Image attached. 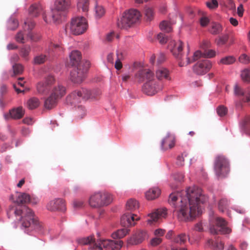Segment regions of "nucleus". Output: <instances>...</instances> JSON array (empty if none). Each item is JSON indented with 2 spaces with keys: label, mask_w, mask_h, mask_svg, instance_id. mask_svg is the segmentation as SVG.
Segmentation results:
<instances>
[{
  "label": "nucleus",
  "mask_w": 250,
  "mask_h": 250,
  "mask_svg": "<svg viewBox=\"0 0 250 250\" xmlns=\"http://www.w3.org/2000/svg\"><path fill=\"white\" fill-rule=\"evenodd\" d=\"M208 198L202 190L196 186L188 188L180 192L170 194L169 202L176 206L177 215L181 221H187L195 218L200 213V205L206 202Z\"/></svg>",
  "instance_id": "f257e3e1"
},
{
  "label": "nucleus",
  "mask_w": 250,
  "mask_h": 250,
  "mask_svg": "<svg viewBox=\"0 0 250 250\" xmlns=\"http://www.w3.org/2000/svg\"><path fill=\"white\" fill-rule=\"evenodd\" d=\"M9 218L11 215L21 216V226L24 228H30L41 230L42 225L39 222L38 218L36 217L32 210L26 206L14 207L10 206L7 212Z\"/></svg>",
  "instance_id": "f03ea898"
},
{
  "label": "nucleus",
  "mask_w": 250,
  "mask_h": 250,
  "mask_svg": "<svg viewBox=\"0 0 250 250\" xmlns=\"http://www.w3.org/2000/svg\"><path fill=\"white\" fill-rule=\"evenodd\" d=\"M140 12L136 9H130L124 13L117 22L118 27L121 29H128L138 23L141 18Z\"/></svg>",
  "instance_id": "7ed1b4c3"
},
{
  "label": "nucleus",
  "mask_w": 250,
  "mask_h": 250,
  "mask_svg": "<svg viewBox=\"0 0 250 250\" xmlns=\"http://www.w3.org/2000/svg\"><path fill=\"white\" fill-rule=\"evenodd\" d=\"M24 31L19 32L15 37L16 41L19 43H23L30 39L33 41H37L39 37H35L31 30L35 26L34 21L30 19H27L24 21Z\"/></svg>",
  "instance_id": "20e7f679"
},
{
  "label": "nucleus",
  "mask_w": 250,
  "mask_h": 250,
  "mask_svg": "<svg viewBox=\"0 0 250 250\" xmlns=\"http://www.w3.org/2000/svg\"><path fill=\"white\" fill-rule=\"evenodd\" d=\"M214 169L218 178L226 177L230 171V165L228 158L223 155H217L214 161Z\"/></svg>",
  "instance_id": "39448f33"
},
{
  "label": "nucleus",
  "mask_w": 250,
  "mask_h": 250,
  "mask_svg": "<svg viewBox=\"0 0 250 250\" xmlns=\"http://www.w3.org/2000/svg\"><path fill=\"white\" fill-rule=\"evenodd\" d=\"M123 242L121 240L111 239H99L94 242L89 248V250H119L122 247Z\"/></svg>",
  "instance_id": "423d86ee"
},
{
  "label": "nucleus",
  "mask_w": 250,
  "mask_h": 250,
  "mask_svg": "<svg viewBox=\"0 0 250 250\" xmlns=\"http://www.w3.org/2000/svg\"><path fill=\"white\" fill-rule=\"evenodd\" d=\"M88 24L86 20L83 17H78L72 19L70 24L66 27V32H69L76 35L83 33L87 29Z\"/></svg>",
  "instance_id": "0eeeda50"
},
{
  "label": "nucleus",
  "mask_w": 250,
  "mask_h": 250,
  "mask_svg": "<svg viewBox=\"0 0 250 250\" xmlns=\"http://www.w3.org/2000/svg\"><path fill=\"white\" fill-rule=\"evenodd\" d=\"M112 201V196L106 192H98L92 194L89 200L90 206L94 208L109 205Z\"/></svg>",
  "instance_id": "6e6552de"
},
{
  "label": "nucleus",
  "mask_w": 250,
  "mask_h": 250,
  "mask_svg": "<svg viewBox=\"0 0 250 250\" xmlns=\"http://www.w3.org/2000/svg\"><path fill=\"white\" fill-rule=\"evenodd\" d=\"M183 42L180 41L176 42L171 41L168 44V48L178 62L179 65L181 67L185 66L189 64V60L188 55L186 57V60L182 59Z\"/></svg>",
  "instance_id": "1a4fd4ad"
},
{
  "label": "nucleus",
  "mask_w": 250,
  "mask_h": 250,
  "mask_svg": "<svg viewBox=\"0 0 250 250\" xmlns=\"http://www.w3.org/2000/svg\"><path fill=\"white\" fill-rule=\"evenodd\" d=\"M71 5L70 0H56L52 10V18L54 22L59 21L62 15L67 12Z\"/></svg>",
  "instance_id": "9d476101"
},
{
  "label": "nucleus",
  "mask_w": 250,
  "mask_h": 250,
  "mask_svg": "<svg viewBox=\"0 0 250 250\" xmlns=\"http://www.w3.org/2000/svg\"><path fill=\"white\" fill-rule=\"evenodd\" d=\"M95 96L92 92L86 88H81L73 91L67 97V101L72 104L80 102L82 100H87Z\"/></svg>",
  "instance_id": "9b49d317"
},
{
  "label": "nucleus",
  "mask_w": 250,
  "mask_h": 250,
  "mask_svg": "<svg viewBox=\"0 0 250 250\" xmlns=\"http://www.w3.org/2000/svg\"><path fill=\"white\" fill-rule=\"evenodd\" d=\"M210 231L213 234H228L231 232V229L227 226V222L223 218L217 217L210 224Z\"/></svg>",
  "instance_id": "f8f14e48"
},
{
  "label": "nucleus",
  "mask_w": 250,
  "mask_h": 250,
  "mask_svg": "<svg viewBox=\"0 0 250 250\" xmlns=\"http://www.w3.org/2000/svg\"><path fill=\"white\" fill-rule=\"evenodd\" d=\"M62 50V47L58 44L51 43L47 50L45 51L46 54H40L36 56L34 59V63L36 64H41L45 62L49 56L52 55V52L58 54Z\"/></svg>",
  "instance_id": "ddd939ff"
},
{
  "label": "nucleus",
  "mask_w": 250,
  "mask_h": 250,
  "mask_svg": "<svg viewBox=\"0 0 250 250\" xmlns=\"http://www.w3.org/2000/svg\"><path fill=\"white\" fill-rule=\"evenodd\" d=\"M86 64L87 66H85L84 67H81V65H80V67L75 68L71 71L70 78L72 82L77 83L82 82L88 70L89 62L86 61Z\"/></svg>",
  "instance_id": "4468645a"
},
{
  "label": "nucleus",
  "mask_w": 250,
  "mask_h": 250,
  "mask_svg": "<svg viewBox=\"0 0 250 250\" xmlns=\"http://www.w3.org/2000/svg\"><path fill=\"white\" fill-rule=\"evenodd\" d=\"M212 62L208 60H203L198 62L193 67L194 72L200 75L206 74L212 67Z\"/></svg>",
  "instance_id": "2eb2a0df"
},
{
  "label": "nucleus",
  "mask_w": 250,
  "mask_h": 250,
  "mask_svg": "<svg viewBox=\"0 0 250 250\" xmlns=\"http://www.w3.org/2000/svg\"><path fill=\"white\" fill-rule=\"evenodd\" d=\"M29 13L33 17H37L40 14H42V18L46 23L51 22L50 18H47L44 11L43 6L39 3L32 4L29 8Z\"/></svg>",
  "instance_id": "dca6fc26"
},
{
  "label": "nucleus",
  "mask_w": 250,
  "mask_h": 250,
  "mask_svg": "<svg viewBox=\"0 0 250 250\" xmlns=\"http://www.w3.org/2000/svg\"><path fill=\"white\" fill-rule=\"evenodd\" d=\"M55 82V79L53 76L49 75L43 81L38 83L37 89L38 92L42 94H47L50 89V86Z\"/></svg>",
  "instance_id": "f3484780"
},
{
  "label": "nucleus",
  "mask_w": 250,
  "mask_h": 250,
  "mask_svg": "<svg viewBox=\"0 0 250 250\" xmlns=\"http://www.w3.org/2000/svg\"><path fill=\"white\" fill-rule=\"evenodd\" d=\"M135 77L139 82L145 81L147 83L155 80L153 73L147 68L140 69L136 73Z\"/></svg>",
  "instance_id": "a211bd4d"
},
{
  "label": "nucleus",
  "mask_w": 250,
  "mask_h": 250,
  "mask_svg": "<svg viewBox=\"0 0 250 250\" xmlns=\"http://www.w3.org/2000/svg\"><path fill=\"white\" fill-rule=\"evenodd\" d=\"M48 210L54 211L56 210L64 211L66 209L65 204L63 199H55L50 201L46 205Z\"/></svg>",
  "instance_id": "6ab92c4d"
},
{
  "label": "nucleus",
  "mask_w": 250,
  "mask_h": 250,
  "mask_svg": "<svg viewBox=\"0 0 250 250\" xmlns=\"http://www.w3.org/2000/svg\"><path fill=\"white\" fill-rule=\"evenodd\" d=\"M140 219L136 214L125 213L121 218V224L123 226L128 227L135 225V221Z\"/></svg>",
  "instance_id": "aec40b11"
},
{
  "label": "nucleus",
  "mask_w": 250,
  "mask_h": 250,
  "mask_svg": "<svg viewBox=\"0 0 250 250\" xmlns=\"http://www.w3.org/2000/svg\"><path fill=\"white\" fill-rule=\"evenodd\" d=\"M81 59L82 56L80 51L74 50L71 52L70 55V63L72 66L76 67H80V65H81V67H84L85 66H87L86 62L83 63L81 62Z\"/></svg>",
  "instance_id": "412c9836"
},
{
  "label": "nucleus",
  "mask_w": 250,
  "mask_h": 250,
  "mask_svg": "<svg viewBox=\"0 0 250 250\" xmlns=\"http://www.w3.org/2000/svg\"><path fill=\"white\" fill-rule=\"evenodd\" d=\"M175 144V136L170 133H167L162 140L161 148L164 150H167L173 147Z\"/></svg>",
  "instance_id": "4be33fe9"
},
{
  "label": "nucleus",
  "mask_w": 250,
  "mask_h": 250,
  "mask_svg": "<svg viewBox=\"0 0 250 250\" xmlns=\"http://www.w3.org/2000/svg\"><path fill=\"white\" fill-rule=\"evenodd\" d=\"M167 214V210L165 208L157 209L148 214V216L149 218L147 221L148 223L156 222L159 219L166 217Z\"/></svg>",
  "instance_id": "5701e85b"
},
{
  "label": "nucleus",
  "mask_w": 250,
  "mask_h": 250,
  "mask_svg": "<svg viewBox=\"0 0 250 250\" xmlns=\"http://www.w3.org/2000/svg\"><path fill=\"white\" fill-rule=\"evenodd\" d=\"M159 90V88L158 87L155 80L150 81V82L146 83L143 87L144 92L148 95H153Z\"/></svg>",
  "instance_id": "b1692460"
},
{
  "label": "nucleus",
  "mask_w": 250,
  "mask_h": 250,
  "mask_svg": "<svg viewBox=\"0 0 250 250\" xmlns=\"http://www.w3.org/2000/svg\"><path fill=\"white\" fill-rule=\"evenodd\" d=\"M24 113V111L22 107H19L10 110L9 113L4 115V118L6 120H9L10 118L19 119L23 117Z\"/></svg>",
  "instance_id": "393cba45"
},
{
  "label": "nucleus",
  "mask_w": 250,
  "mask_h": 250,
  "mask_svg": "<svg viewBox=\"0 0 250 250\" xmlns=\"http://www.w3.org/2000/svg\"><path fill=\"white\" fill-rule=\"evenodd\" d=\"M66 94V88L61 83H58L52 88L51 94L61 99Z\"/></svg>",
  "instance_id": "a878e982"
},
{
  "label": "nucleus",
  "mask_w": 250,
  "mask_h": 250,
  "mask_svg": "<svg viewBox=\"0 0 250 250\" xmlns=\"http://www.w3.org/2000/svg\"><path fill=\"white\" fill-rule=\"evenodd\" d=\"M146 232L144 230L137 231L130 239V243L132 245H137L141 243L146 237Z\"/></svg>",
  "instance_id": "bb28decb"
},
{
  "label": "nucleus",
  "mask_w": 250,
  "mask_h": 250,
  "mask_svg": "<svg viewBox=\"0 0 250 250\" xmlns=\"http://www.w3.org/2000/svg\"><path fill=\"white\" fill-rule=\"evenodd\" d=\"M30 198L29 195L25 193H18L16 200L14 199L13 195L11 197V199L18 205L28 203L30 201Z\"/></svg>",
  "instance_id": "cd10ccee"
},
{
  "label": "nucleus",
  "mask_w": 250,
  "mask_h": 250,
  "mask_svg": "<svg viewBox=\"0 0 250 250\" xmlns=\"http://www.w3.org/2000/svg\"><path fill=\"white\" fill-rule=\"evenodd\" d=\"M156 76L159 80H169L170 77L169 71L166 68H159L156 71Z\"/></svg>",
  "instance_id": "c85d7f7f"
},
{
  "label": "nucleus",
  "mask_w": 250,
  "mask_h": 250,
  "mask_svg": "<svg viewBox=\"0 0 250 250\" xmlns=\"http://www.w3.org/2000/svg\"><path fill=\"white\" fill-rule=\"evenodd\" d=\"M160 193V189L157 187H154L150 188L146 192V197L147 200H154L158 198Z\"/></svg>",
  "instance_id": "c756f323"
},
{
  "label": "nucleus",
  "mask_w": 250,
  "mask_h": 250,
  "mask_svg": "<svg viewBox=\"0 0 250 250\" xmlns=\"http://www.w3.org/2000/svg\"><path fill=\"white\" fill-rule=\"evenodd\" d=\"M59 100L58 98L50 94L44 101L45 107L48 109H52L57 105Z\"/></svg>",
  "instance_id": "7c9ffc66"
},
{
  "label": "nucleus",
  "mask_w": 250,
  "mask_h": 250,
  "mask_svg": "<svg viewBox=\"0 0 250 250\" xmlns=\"http://www.w3.org/2000/svg\"><path fill=\"white\" fill-rule=\"evenodd\" d=\"M128 231L127 229L118 230L112 234V237L114 240H120V239L123 238L128 233Z\"/></svg>",
  "instance_id": "2f4dec72"
},
{
  "label": "nucleus",
  "mask_w": 250,
  "mask_h": 250,
  "mask_svg": "<svg viewBox=\"0 0 250 250\" xmlns=\"http://www.w3.org/2000/svg\"><path fill=\"white\" fill-rule=\"evenodd\" d=\"M250 88H248L247 90L244 91L238 84H235L234 87V95L238 97H244L243 101L244 102L246 95H248V89Z\"/></svg>",
  "instance_id": "473e14b6"
},
{
  "label": "nucleus",
  "mask_w": 250,
  "mask_h": 250,
  "mask_svg": "<svg viewBox=\"0 0 250 250\" xmlns=\"http://www.w3.org/2000/svg\"><path fill=\"white\" fill-rule=\"evenodd\" d=\"M89 0H79L77 3L78 10L86 13L89 8Z\"/></svg>",
  "instance_id": "72a5a7b5"
},
{
  "label": "nucleus",
  "mask_w": 250,
  "mask_h": 250,
  "mask_svg": "<svg viewBox=\"0 0 250 250\" xmlns=\"http://www.w3.org/2000/svg\"><path fill=\"white\" fill-rule=\"evenodd\" d=\"M40 104L39 100L35 97L30 98L27 102V106L30 109H34L38 107Z\"/></svg>",
  "instance_id": "f704fd0d"
},
{
  "label": "nucleus",
  "mask_w": 250,
  "mask_h": 250,
  "mask_svg": "<svg viewBox=\"0 0 250 250\" xmlns=\"http://www.w3.org/2000/svg\"><path fill=\"white\" fill-rule=\"evenodd\" d=\"M31 51V47L29 45H26L21 47L20 49V54L25 61L29 60L28 56Z\"/></svg>",
  "instance_id": "c9c22d12"
},
{
  "label": "nucleus",
  "mask_w": 250,
  "mask_h": 250,
  "mask_svg": "<svg viewBox=\"0 0 250 250\" xmlns=\"http://www.w3.org/2000/svg\"><path fill=\"white\" fill-rule=\"evenodd\" d=\"M139 208L138 202L134 199L129 200L126 205V209L130 211H133Z\"/></svg>",
  "instance_id": "e433bc0d"
},
{
  "label": "nucleus",
  "mask_w": 250,
  "mask_h": 250,
  "mask_svg": "<svg viewBox=\"0 0 250 250\" xmlns=\"http://www.w3.org/2000/svg\"><path fill=\"white\" fill-rule=\"evenodd\" d=\"M188 238V236H187L185 233H181L174 238V241L176 243L182 245L186 242Z\"/></svg>",
  "instance_id": "4c0bfd02"
},
{
  "label": "nucleus",
  "mask_w": 250,
  "mask_h": 250,
  "mask_svg": "<svg viewBox=\"0 0 250 250\" xmlns=\"http://www.w3.org/2000/svg\"><path fill=\"white\" fill-rule=\"evenodd\" d=\"M222 30V26L219 23H213L211 25L210 32L211 34L216 35L219 34Z\"/></svg>",
  "instance_id": "58836bf2"
},
{
  "label": "nucleus",
  "mask_w": 250,
  "mask_h": 250,
  "mask_svg": "<svg viewBox=\"0 0 250 250\" xmlns=\"http://www.w3.org/2000/svg\"><path fill=\"white\" fill-rule=\"evenodd\" d=\"M208 243L209 246L212 245V248L216 250H222L224 249V243L221 241H217L214 243L212 240H209Z\"/></svg>",
  "instance_id": "ea45409f"
},
{
  "label": "nucleus",
  "mask_w": 250,
  "mask_h": 250,
  "mask_svg": "<svg viewBox=\"0 0 250 250\" xmlns=\"http://www.w3.org/2000/svg\"><path fill=\"white\" fill-rule=\"evenodd\" d=\"M229 205V202L228 201V200L225 198H222L220 200L218 204L219 209L221 211L224 212L225 210L227 208Z\"/></svg>",
  "instance_id": "a19ab883"
},
{
  "label": "nucleus",
  "mask_w": 250,
  "mask_h": 250,
  "mask_svg": "<svg viewBox=\"0 0 250 250\" xmlns=\"http://www.w3.org/2000/svg\"><path fill=\"white\" fill-rule=\"evenodd\" d=\"M160 28L162 31H164L167 33L170 32L172 30L170 23L165 21H164L160 23Z\"/></svg>",
  "instance_id": "79ce46f5"
},
{
  "label": "nucleus",
  "mask_w": 250,
  "mask_h": 250,
  "mask_svg": "<svg viewBox=\"0 0 250 250\" xmlns=\"http://www.w3.org/2000/svg\"><path fill=\"white\" fill-rule=\"evenodd\" d=\"M78 242L82 245H88L94 242V238L92 236H89L79 239Z\"/></svg>",
  "instance_id": "37998d69"
},
{
  "label": "nucleus",
  "mask_w": 250,
  "mask_h": 250,
  "mask_svg": "<svg viewBox=\"0 0 250 250\" xmlns=\"http://www.w3.org/2000/svg\"><path fill=\"white\" fill-rule=\"evenodd\" d=\"M13 70L14 75L21 74L23 71V66L20 63H15L13 65Z\"/></svg>",
  "instance_id": "c03bdc74"
},
{
  "label": "nucleus",
  "mask_w": 250,
  "mask_h": 250,
  "mask_svg": "<svg viewBox=\"0 0 250 250\" xmlns=\"http://www.w3.org/2000/svg\"><path fill=\"white\" fill-rule=\"evenodd\" d=\"M241 76L243 81L250 82V69L247 68L243 70Z\"/></svg>",
  "instance_id": "a18cd8bd"
},
{
  "label": "nucleus",
  "mask_w": 250,
  "mask_h": 250,
  "mask_svg": "<svg viewBox=\"0 0 250 250\" xmlns=\"http://www.w3.org/2000/svg\"><path fill=\"white\" fill-rule=\"evenodd\" d=\"M95 16L97 18H100L104 15L105 10L104 7L101 5H96L95 8Z\"/></svg>",
  "instance_id": "49530a36"
},
{
  "label": "nucleus",
  "mask_w": 250,
  "mask_h": 250,
  "mask_svg": "<svg viewBox=\"0 0 250 250\" xmlns=\"http://www.w3.org/2000/svg\"><path fill=\"white\" fill-rule=\"evenodd\" d=\"M229 40V35L228 34L219 37L216 40V42L217 45L221 46L227 43Z\"/></svg>",
  "instance_id": "de8ad7c7"
},
{
  "label": "nucleus",
  "mask_w": 250,
  "mask_h": 250,
  "mask_svg": "<svg viewBox=\"0 0 250 250\" xmlns=\"http://www.w3.org/2000/svg\"><path fill=\"white\" fill-rule=\"evenodd\" d=\"M145 15L146 20L150 21L154 17V12L152 8L146 7L145 9Z\"/></svg>",
  "instance_id": "09e8293b"
},
{
  "label": "nucleus",
  "mask_w": 250,
  "mask_h": 250,
  "mask_svg": "<svg viewBox=\"0 0 250 250\" xmlns=\"http://www.w3.org/2000/svg\"><path fill=\"white\" fill-rule=\"evenodd\" d=\"M235 62V59L233 56H227L222 58L220 62L226 65H229L234 63Z\"/></svg>",
  "instance_id": "8fccbe9b"
},
{
  "label": "nucleus",
  "mask_w": 250,
  "mask_h": 250,
  "mask_svg": "<svg viewBox=\"0 0 250 250\" xmlns=\"http://www.w3.org/2000/svg\"><path fill=\"white\" fill-rule=\"evenodd\" d=\"M76 112L78 117L80 119L83 118L86 115L85 107L81 105L76 108Z\"/></svg>",
  "instance_id": "3c124183"
},
{
  "label": "nucleus",
  "mask_w": 250,
  "mask_h": 250,
  "mask_svg": "<svg viewBox=\"0 0 250 250\" xmlns=\"http://www.w3.org/2000/svg\"><path fill=\"white\" fill-rule=\"evenodd\" d=\"M204 57L203 53H202L200 51L197 50L195 51L193 55L192 58L189 57V64L198 60L201 57Z\"/></svg>",
  "instance_id": "603ef678"
},
{
  "label": "nucleus",
  "mask_w": 250,
  "mask_h": 250,
  "mask_svg": "<svg viewBox=\"0 0 250 250\" xmlns=\"http://www.w3.org/2000/svg\"><path fill=\"white\" fill-rule=\"evenodd\" d=\"M241 125L244 129H247L250 128V117L247 116L241 123Z\"/></svg>",
  "instance_id": "864d4df0"
},
{
  "label": "nucleus",
  "mask_w": 250,
  "mask_h": 250,
  "mask_svg": "<svg viewBox=\"0 0 250 250\" xmlns=\"http://www.w3.org/2000/svg\"><path fill=\"white\" fill-rule=\"evenodd\" d=\"M227 108L223 105H220L217 108V112L219 116H225L227 113Z\"/></svg>",
  "instance_id": "5fc2aeb1"
},
{
  "label": "nucleus",
  "mask_w": 250,
  "mask_h": 250,
  "mask_svg": "<svg viewBox=\"0 0 250 250\" xmlns=\"http://www.w3.org/2000/svg\"><path fill=\"white\" fill-rule=\"evenodd\" d=\"M239 61L242 63L248 64L250 62V59L248 55L245 54H243L239 57Z\"/></svg>",
  "instance_id": "6e6d98bb"
},
{
  "label": "nucleus",
  "mask_w": 250,
  "mask_h": 250,
  "mask_svg": "<svg viewBox=\"0 0 250 250\" xmlns=\"http://www.w3.org/2000/svg\"><path fill=\"white\" fill-rule=\"evenodd\" d=\"M204 57L211 58L215 56V51L213 50H206L203 53Z\"/></svg>",
  "instance_id": "4d7b16f0"
},
{
  "label": "nucleus",
  "mask_w": 250,
  "mask_h": 250,
  "mask_svg": "<svg viewBox=\"0 0 250 250\" xmlns=\"http://www.w3.org/2000/svg\"><path fill=\"white\" fill-rule=\"evenodd\" d=\"M157 39L161 44H165L168 41L167 37L161 33L157 35Z\"/></svg>",
  "instance_id": "13d9d810"
},
{
  "label": "nucleus",
  "mask_w": 250,
  "mask_h": 250,
  "mask_svg": "<svg viewBox=\"0 0 250 250\" xmlns=\"http://www.w3.org/2000/svg\"><path fill=\"white\" fill-rule=\"evenodd\" d=\"M19 25V23L16 19H12L9 21V28L11 30L16 29Z\"/></svg>",
  "instance_id": "bf43d9fd"
},
{
  "label": "nucleus",
  "mask_w": 250,
  "mask_h": 250,
  "mask_svg": "<svg viewBox=\"0 0 250 250\" xmlns=\"http://www.w3.org/2000/svg\"><path fill=\"white\" fill-rule=\"evenodd\" d=\"M206 5L209 9H213L218 7V3L216 0H211L210 1L207 2Z\"/></svg>",
  "instance_id": "052dcab7"
},
{
  "label": "nucleus",
  "mask_w": 250,
  "mask_h": 250,
  "mask_svg": "<svg viewBox=\"0 0 250 250\" xmlns=\"http://www.w3.org/2000/svg\"><path fill=\"white\" fill-rule=\"evenodd\" d=\"M201 26L205 27L207 26L209 22V20L207 17L202 16L199 20Z\"/></svg>",
  "instance_id": "680f3d73"
},
{
  "label": "nucleus",
  "mask_w": 250,
  "mask_h": 250,
  "mask_svg": "<svg viewBox=\"0 0 250 250\" xmlns=\"http://www.w3.org/2000/svg\"><path fill=\"white\" fill-rule=\"evenodd\" d=\"M173 178L175 181L181 182L183 181L184 175L182 173H176L173 175Z\"/></svg>",
  "instance_id": "e2e57ef3"
},
{
  "label": "nucleus",
  "mask_w": 250,
  "mask_h": 250,
  "mask_svg": "<svg viewBox=\"0 0 250 250\" xmlns=\"http://www.w3.org/2000/svg\"><path fill=\"white\" fill-rule=\"evenodd\" d=\"M115 36L117 39L119 38V35L118 34L116 35L115 33L113 31L108 33L106 36V41L107 42H111Z\"/></svg>",
  "instance_id": "0e129e2a"
},
{
  "label": "nucleus",
  "mask_w": 250,
  "mask_h": 250,
  "mask_svg": "<svg viewBox=\"0 0 250 250\" xmlns=\"http://www.w3.org/2000/svg\"><path fill=\"white\" fill-rule=\"evenodd\" d=\"M187 156V154L184 153L181 156H179L177 158V164L178 166H182L184 165V157Z\"/></svg>",
  "instance_id": "69168bd1"
},
{
  "label": "nucleus",
  "mask_w": 250,
  "mask_h": 250,
  "mask_svg": "<svg viewBox=\"0 0 250 250\" xmlns=\"http://www.w3.org/2000/svg\"><path fill=\"white\" fill-rule=\"evenodd\" d=\"M117 59L116 61L115 64V67L117 70H120L122 68V63L120 61V58H119V54L118 53H117Z\"/></svg>",
  "instance_id": "338daca9"
},
{
  "label": "nucleus",
  "mask_w": 250,
  "mask_h": 250,
  "mask_svg": "<svg viewBox=\"0 0 250 250\" xmlns=\"http://www.w3.org/2000/svg\"><path fill=\"white\" fill-rule=\"evenodd\" d=\"M162 242V239L159 237L153 238L151 241V244L153 246H156Z\"/></svg>",
  "instance_id": "774afa93"
}]
</instances>
